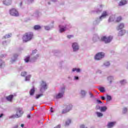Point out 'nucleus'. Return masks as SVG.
I'll return each instance as SVG.
<instances>
[{"mask_svg":"<svg viewBox=\"0 0 128 128\" xmlns=\"http://www.w3.org/2000/svg\"><path fill=\"white\" fill-rule=\"evenodd\" d=\"M22 38L23 42H28L34 38V33L30 32H27L23 35Z\"/></svg>","mask_w":128,"mask_h":128,"instance_id":"1","label":"nucleus"},{"mask_svg":"<svg viewBox=\"0 0 128 128\" xmlns=\"http://www.w3.org/2000/svg\"><path fill=\"white\" fill-rule=\"evenodd\" d=\"M24 114V111L21 108H16V114H14L12 116V118H21V116Z\"/></svg>","mask_w":128,"mask_h":128,"instance_id":"2","label":"nucleus"},{"mask_svg":"<svg viewBox=\"0 0 128 128\" xmlns=\"http://www.w3.org/2000/svg\"><path fill=\"white\" fill-rule=\"evenodd\" d=\"M112 40V36H109L108 37L103 36L101 38V40H102V42H104L105 44H108V42H110Z\"/></svg>","mask_w":128,"mask_h":128,"instance_id":"3","label":"nucleus"},{"mask_svg":"<svg viewBox=\"0 0 128 128\" xmlns=\"http://www.w3.org/2000/svg\"><path fill=\"white\" fill-rule=\"evenodd\" d=\"M104 58V52H99L94 56L95 60H102Z\"/></svg>","mask_w":128,"mask_h":128,"instance_id":"4","label":"nucleus"},{"mask_svg":"<svg viewBox=\"0 0 128 128\" xmlns=\"http://www.w3.org/2000/svg\"><path fill=\"white\" fill-rule=\"evenodd\" d=\"M10 16H18V12L16 8H12L10 10Z\"/></svg>","mask_w":128,"mask_h":128,"instance_id":"5","label":"nucleus"},{"mask_svg":"<svg viewBox=\"0 0 128 128\" xmlns=\"http://www.w3.org/2000/svg\"><path fill=\"white\" fill-rule=\"evenodd\" d=\"M72 48H73L74 52H76V50H78V45L76 42H74L72 44Z\"/></svg>","mask_w":128,"mask_h":128,"instance_id":"6","label":"nucleus"},{"mask_svg":"<svg viewBox=\"0 0 128 128\" xmlns=\"http://www.w3.org/2000/svg\"><path fill=\"white\" fill-rule=\"evenodd\" d=\"M64 92L58 93L57 95L56 96L55 98H56V99L61 98H62V96H64Z\"/></svg>","mask_w":128,"mask_h":128,"instance_id":"7","label":"nucleus"},{"mask_svg":"<svg viewBox=\"0 0 128 128\" xmlns=\"http://www.w3.org/2000/svg\"><path fill=\"white\" fill-rule=\"evenodd\" d=\"M60 28V32H64L66 30V26H59Z\"/></svg>","mask_w":128,"mask_h":128,"instance_id":"8","label":"nucleus"},{"mask_svg":"<svg viewBox=\"0 0 128 128\" xmlns=\"http://www.w3.org/2000/svg\"><path fill=\"white\" fill-rule=\"evenodd\" d=\"M24 60L25 62H26V63L30 62H32V60H30V56H25L24 58Z\"/></svg>","mask_w":128,"mask_h":128,"instance_id":"9","label":"nucleus"},{"mask_svg":"<svg viewBox=\"0 0 128 128\" xmlns=\"http://www.w3.org/2000/svg\"><path fill=\"white\" fill-rule=\"evenodd\" d=\"M14 98V95L11 94L6 97V100H8V102H12V99Z\"/></svg>","mask_w":128,"mask_h":128,"instance_id":"10","label":"nucleus"},{"mask_svg":"<svg viewBox=\"0 0 128 128\" xmlns=\"http://www.w3.org/2000/svg\"><path fill=\"white\" fill-rule=\"evenodd\" d=\"M126 30H121L120 32H119L118 34V36H124V34H126Z\"/></svg>","mask_w":128,"mask_h":128,"instance_id":"11","label":"nucleus"},{"mask_svg":"<svg viewBox=\"0 0 128 128\" xmlns=\"http://www.w3.org/2000/svg\"><path fill=\"white\" fill-rule=\"evenodd\" d=\"M65 108H66L68 112H70V110L72 108V104H69L68 105L65 106Z\"/></svg>","mask_w":128,"mask_h":128,"instance_id":"12","label":"nucleus"},{"mask_svg":"<svg viewBox=\"0 0 128 128\" xmlns=\"http://www.w3.org/2000/svg\"><path fill=\"white\" fill-rule=\"evenodd\" d=\"M6 66V64L2 60H0V68H4Z\"/></svg>","mask_w":128,"mask_h":128,"instance_id":"13","label":"nucleus"},{"mask_svg":"<svg viewBox=\"0 0 128 128\" xmlns=\"http://www.w3.org/2000/svg\"><path fill=\"white\" fill-rule=\"evenodd\" d=\"M124 4H126V0H122L118 4V6H124Z\"/></svg>","mask_w":128,"mask_h":128,"instance_id":"14","label":"nucleus"},{"mask_svg":"<svg viewBox=\"0 0 128 128\" xmlns=\"http://www.w3.org/2000/svg\"><path fill=\"white\" fill-rule=\"evenodd\" d=\"M116 124V122H110L108 123V128H112Z\"/></svg>","mask_w":128,"mask_h":128,"instance_id":"15","label":"nucleus"},{"mask_svg":"<svg viewBox=\"0 0 128 128\" xmlns=\"http://www.w3.org/2000/svg\"><path fill=\"white\" fill-rule=\"evenodd\" d=\"M3 4L6 6H10L11 2L10 0H4Z\"/></svg>","mask_w":128,"mask_h":128,"instance_id":"16","label":"nucleus"},{"mask_svg":"<svg viewBox=\"0 0 128 128\" xmlns=\"http://www.w3.org/2000/svg\"><path fill=\"white\" fill-rule=\"evenodd\" d=\"M124 28V23H121L118 25V30H122Z\"/></svg>","mask_w":128,"mask_h":128,"instance_id":"17","label":"nucleus"},{"mask_svg":"<svg viewBox=\"0 0 128 128\" xmlns=\"http://www.w3.org/2000/svg\"><path fill=\"white\" fill-rule=\"evenodd\" d=\"M98 110H100V112H106V110H108V108H106V106H102V107H98Z\"/></svg>","mask_w":128,"mask_h":128,"instance_id":"18","label":"nucleus"},{"mask_svg":"<svg viewBox=\"0 0 128 128\" xmlns=\"http://www.w3.org/2000/svg\"><path fill=\"white\" fill-rule=\"evenodd\" d=\"M34 92H36V90L34 88V87H33V88L31 89L30 91V96H34Z\"/></svg>","mask_w":128,"mask_h":128,"instance_id":"19","label":"nucleus"},{"mask_svg":"<svg viewBox=\"0 0 128 128\" xmlns=\"http://www.w3.org/2000/svg\"><path fill=\"white\" fill-rule=\"evenodd\" d=\"M108 16V12L106 11H104L102 16H100V18H106Z\"/></svg>","mask_w":128,"mask_h":128,"instance_id":"20","label":"nucleus"},{"mask_svg":"<svg viewBox=\"0 0 128 128\" xmlns=\"http://www.w3.org/2000/svg\"><path fill=\"white\" fill-rule=\"evenodd\" d=\"M34 28L35 30H40V28H42V26L40 25H35L34 26Z\"/></svg>","mask_w":128,"mask_h":128,"instance_id":"21","label":"nucleus"},{"mask_svg":"<svg viewBox=\"0 0 128 128\" xmlns=\"http://www.w3.org/2000/svg\"><path fill=\"white\" fill-rule=\"evenodd\" d=\"M41 86L42 88H44V90L46 89V82L42 81Z\"/></svg>","mask_w":128,"mask_h":128,"instance_id":"22","label":"nucleus"},{"mask_svg":"<svg viewBox=\"0 0 128 128\" xmlns=\"http://www.w3.org/2000/svg\"><path fill=\"white\" fill-rule=\"evenodd\" d=\"M18 54H15L13 55V59L12 60V62H16V60L18 58Z\"/></svg>","mask_w":128,"mask_h":128,"instance_id":"23","label":"nucleus"},{"mask_svg":"<svg viewBox=\"0 0 128 128\" xmlns=\"http://www.w3.org/2000/svg\"><path fill=\"white\" fill-rule=\"evenodd\" d=\"M122 16H118L116 19V22H120L122 21Z\"/></svg>","mask_w":128,"mask_h":128,"instance_id":"24","label":"nucleus"},{"mask_svg":"<svg viewBox=\"0 0 128 128\" xmlns=\"http://www.w3.org/2000/svg\"><path fill=\"white\" fill-rule=\"evenodd\" d=\"M114 16H110L109 18L108 22H114Z\"/></svg>","mask_w":128,"mask_h":128,"instance_id":"25","label":"nucleus"},{"mask_svg":"<svg viewBox=\"0 0 128 128\" xmlns=\"http://www.w3.org/2000/svg\"><path fill=\"white\" fill-rule=\"evenodd\" d=\"M98 90L100 92H104V87H100L98 88Z\"/></svg>","mask_w":128,"mask_h":128,"instance_id":"26","label":"nucleus"},{"mask_svg":"<svg viewBox=\"0 0 128 128\" xmlns=\"http://www.w3.org/2000/svg\"><path fill=\"white\" fill-rule=\"evenodd\" d=\"M42 96H44L43 94H37V95H36V100H38V98H40Z\"/></svg>","mask_w":128,"mask_h":128,"instance_id":"27","label":"nucleus"},{"mask_svg":"<svg viewBox=\"0 0 128 128\" xmlns=\"http://www.w3.org/2000/svg\"><path fill=\"white\" fill-rule=\"evenodd\" d=\"M66 112H68V110L66 108L64 109L62 112V114H66Z\"/></svg>","mask_w":128,"mask_h":128,"instance_id":"28","label":"nucleus"},{"mask_svg":"<svg viewBox=\"0 0 128 128\" xmlns=\"http://www.w3.org/2000/svg\"><path fill=\"white\" fill-rule=\"evenodd\" d=\"M70 122H71L70 120H68L67 121H66L65 126H69L70 124Z\"/></svg>","mask_w":128,"mask_h":128,"instance_id":"29","label":"nucleus"},{"mask_svg":"<svg viewBox=\"0 0 128 128\" xmlns=\"http://www.w3.org/2000/svg\"><path fill=\"white\" fill-rule=\"evenodd\" d=\"M72 72H80V68H74L72 70Z\"/></svg>","mask_w":128,"mask_h":128,"instance_id":"30","label":"nucleus"},{"mask_svg":"<svg viewBox=\"0 0 128 128\" xmlns=\"http://www.w3.org/2000/svg\"><path fill=\"white\" fill-rule=\"evenodd\" d=\"M98 116V118L100 117V116H102L103 114L102 113H100V112H96Z\"/></svg>","mask_w":128,"mask_h":128,"instance_id":"31","label":"nucleus"},{"mask_svg":"<svg viewBox=\"0 0 128 128\" xmlns=\"http://www.w3.org/2000/svg\"><path fill=\"white\" fill-rule=\"evenodd\" d=\"M30 80V75H28L26 77L25 80Z\"/></svg>","mask_w":128,"mask_h":128,"instance_id":"32","label":"nucleus"},{"mask_svg":"<svg viewBox=\"0 0 128 128\" xmlns=\"http://www.w3.org/2000/svg\"><path fill=\"white\" fill-rule=\"evenodd\" d=\"M21 76H26V72H22L21 73Z\"/></svg>","mask_w":128,"mask_h":128,"instance_id":"33","label":"nucleus"},{"mask_svg":"<svg viewBox=\"0 0 128 128\" xmlns=\"http://www.w3.org/2000/svg\"><path fill=\"white\" fill-rule=\"evenodd\" d=\"M86 91L84 90H81V94L82 96H86Z\"/></svg>","mask_w":128,"mask_h":128,"instance_id":"34","label":"nucleus"},{"mask_svg":"<svg viewBox=\"0 0 128 128\" xmlns=\"http://www.w3.org/2000/svg\"><path fill=\"white\" fill-rule=\"evenodd\" d=\"M106 98H107V100L110 102V100H112V96H107Z\"/></svg>","mask_w":128,"mask_h":128,"instance_id":"35","label":"nucleus"},{"mask_svg":"<svg viewBox=\"0 0 128 128\" xmlns=\"http://www.w3.org/2000/svg\"><path fill=\"white\" fill-rule=\"evenodd\" d=\"M126 112H128V108H124L123 109V113L124 114H126Z\"/></svg>","mask_w":128,"mask_h":128,"instance_id":"36","label":"nucleus"},{"mask_svg":"<svg viewBox=\"0 0 128 128\" xmlns=\"http://www.w3.org/2000/svg\"><path fill=\"white\" fill-rule=\"evenodd\" d=\"M44 28L46 30H50V26H45Z\"/></svg>","mask_w":128,"mask_h":128,"instance_id":"37","label":"nucleus"},{"mask_svg":"<svg viewBox=\"0 0 128 128\" xmlns=\"http://www.w3.org/2000/svg\"><path fill=\"white\" fill-rule=\"evenodd\" d=\"M38 54H37L36 56H34L32 58L33 60H36V58H38Z\"/></svg>","mask_w":128,"mask_h":128,"instance_id":"38","label":"nucleus"},{"mask_svg":"<svg viewBox=\"0 0 128 128\" xmlns=\"http://www.w3.org/2000/svg\"><path fill=\"white\" fill-rule=\"evenodd\" d=\"M38 52V50H32V54H36V52Z\"/></svg>","mask_w":128,"mask_h":128,"instance_id":"39","label":"nucleus"},{"mask_svg":"<svg viewBox=\"0 0 128 128\" xmlns=\"http://www.w3.org/2000/svg\"><path fill=\"white\" fill-rule=\"evenodd\" d=\"M67 38H74V36H72V35H68V36H67Z\"/></svg>","mask_w":128,"mask_h":128,"instance_id":"40","label":"nucleus"},{"mask_svg":"<svg viewBox=\"0 0 128 128\" xmlns=\"http://www.w3.org/2000/svg\"><path fill=\"white\" fill-rule=\"evenodd\" d=\"M108 80H114V77L112 76H110L109 77H108Z\"/></svg>","mask_w":128,"mask_h":128,"instance_id":"41","label":"nucleus"},{"mask_svg":"<svg viewBox=\"0 0 128 128\" xmlns=\"http://www.w3.org/2000/svg\"><path fill=\"white\" fill-rule=\"evenodd\" d=\"M80 128H88V127H86V126H84V125L82 124L80 126Z\"/></svg>","mask_w":128,"mask_h":128,"instance_id":"42","label":"nucleus"},{"mask_svg":"<svg viewBox=\"0 0 128 128\" xmlns=\"http://www.w3.org/2000/svg\"><path fill=\"white\" fill-rule=\"evenodd\" d=\"M89 94L91 98H93L94 97V95L92 94V92H89Z\"/></svg>","mask_w":128,"mask_h":128,"instance_id":"43","label":"nucleus"},{"mask_svg":"<svg viewBox=\"0 0 128 128\" xmlns=\"http://www.w3.org/2000/svg\"><path fill=\"white\" fill-rule=\"evenodd\" d=\"M96 102L98 104H102V101H100V100H97Z\"/></svg>","mask_w":128,"mask_h":128,"instance_id":"44","label":"nucleus"},{"mask_svg":"<svg viewBox=\"0 0 128 128\" xmlns=\"http://www.w3.org/2000/svg\"><path fill=\"white\" fill-rule=\"evenodd\" d=\"M105 66H110V62H106V63L104 64Z\"/></svg>","mask_w":128,"mask_h":128,"instance_id":"45","label":"nucleus"},{"mask_svg":"<svg viewBox=\"0 0 128 128\" xmlns=\"http://www.w3.org/2000/svg\"><path fill=\"white\" fill-rule=\"evenodd\" d=\"M120 84H124V82H126V80H122L120 82Z\"/></svg>","mask_w":128,"mask_h":128,"instance_id":"46","label":"nucleus"},{"mask_svg":"<svg viewBox=\"0 0 128 128\" xmlns=\"http://www.w3.org/2000/svg\"><path fill=\"white\" fill-rule=\"evenodd\" d=\"M101 98L102 100H106V98H104V96H101Z\"/></svg>","mask_w":128,"mask_h":128,"instance_id":"47","label":"nucleus"},{"mask_svg":"<svg viewBox=\"0 0 128 128\" xmlns=\"http://www.w3.org/2000/svg\"><path fill=\"white\" fill-rule=\"evenodd\" d=\"M54 110V108H51L50 109L51 112H54V110Z\"/></svg>","mask_w":128,"mask_h":128,"instance_id":"48","label":"nucleus"},{"mask_svg":"<svg viewBox=\"0 0 128 128\" xmlns=\"http://www.w3.org/2000/svg\"><path fill=\"white\" fill-rule=\"evenodd\" d=\"M10 36H12V34L7 35V38H10Z\"/></svg>","mask_w":128,"mask_h":128,"instance_id":"49","label":"nucleus"},{"mask_svg":"<svg viewBox=\"0 0 128 128\" xmlns=\"http://www.w3.org/2000/svg\"><path fill=\"white\" fill-rule=\"evenodd\" d=\"M27 118H30V115L28 114V115L27 116Z\"/></svg>","mask_w":128,"mask_h":128,"instance_id":"50","label":"nucleus"},{"mask_svg":"<svg viewBox=\"0 0 128 128\" xmlns=\"http://www.w3.org/2000/svg\"><path fill=\"white\" fill-rule=\"evenodd\" d=\"M3 116H4V114H0V118H2Z\"/></svg>","mask_w":128,"mask_h":128,"instance_id":"51","label":"nucleus"},{"mask_svg":"<svg viewBox=\"0 0 128 128\" xmlns=\"http://www.w3.org/2000/svg\"><path fill=\"white\" fill-rule=\"evenodd\" d=\"M78 76H75V80H78Z\"/></svg>","mask_w":128,"mask_h":128,"instance_id":"52","label":"nucleus"},{"mask_svg":"<svg viewBox=\"0 0 128 128\" xmlns=\"http://www.w3.org/2000/svg\"><path fill=\"white\" fill-rule=\"evenodd\" d=\"M24 124H21V127L22 128H24Z\"/></svg>","mask_w":128,"mask_h":128,"instance_id":"53","label":"nucleus"},{"mask_svg":"<svg viewBox=\"0 0 128 128\" xmlns=\"http://www.w3.org/2000/svg\"><path fill=\"white\" fill-rule=\"evenodd\" d=\"M112 80H110V84H112Z\"/></svg>","mask_w":128,"mask_h":128,"instance_id":"54","label":"nucleus"},{"mask_svg":"<svg viewBox=\"0 0 128 128\" xmlns=\"http://www.w3.org/2000/svg\"><path fill=\"white\" fill-rule=\"evenodd\" d=\"M100 8H102V5L100 6Z\"/></svg>","mask_w":128,"mask_h":128,"instance_id":"55","label":"nucleus"},{"mask_svg":"<svg viewBox=\"0 0 128 128\" xmlns=\"http://www.w3.org/2000/svg\"><path fill=\"white\" fill-rule=\"evenodd\" d=\"M52 2H56V0H52Z\"/></svg>","mask_w":128,"mask_h":128,"instance_id":"56","label":"nucleus"},{"mask_svg":"<svg viewBox=\"0 0 128 128\" xmlns=\"http://www.w3.org/2000/svg\"><path fill=\"white\" fill-rule=\"evenodd\" d=\"M48 4H50V2H48Z\"/></svg>","mask_w":128,"mask_h":128,"instance_id":"57","label":"nucleus"},{"mask_svg":"<svg viewBox=\"0 0 128 128\" xmlns=\"http://www.w3.org/2000/svg\"><path fill=\"white\" fill-rule=\"evenodd\" d=\"M22 3L21 2V3H20V5L22 6Z\"/></svg>","mask_w":128,"mask_h":128,"instance_id":"58","label":"nucleus"},{"mask_svg":"<svg viewBox=\"0 0 128 128\" xmlns=\"http://www.w3.org/2000/svg\"><path fill=\"white\" fill-rule=\"evenodd\" d=\"M31 1H32V2H34V0H30Z\"/></svg>","mask_w":128,"mask_h":128,"instance_id":"59","label":"nucleus"}]
</instances>
